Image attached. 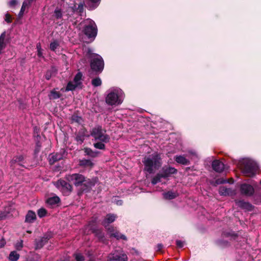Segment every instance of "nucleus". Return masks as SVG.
<instances>
[{
  "label": "nucleus",
  "mask_w": 261,
  "mask_h": 261,
  "mask_svg": "<svg viewBox=\"0 0 261 261\" xmlns=\"http://www.w3.org/2000/svg\"><path fill=\"white\" fill-rule=\"evenodd\" d=\"M66 179L77 188V195L79 196L89 193L98 181L97 177L89 178L80 173L68 174L66 176Z\"/></svg>",
  "instance_id": "1"
},
{
  "label": "nucleus",
  "mask_w": 261,
  "mask_h": 261,
  "mask_svg": "<svg viewBox=\"0 0 261 261\" xmlns=\"http://www.w3.org/2000/svg\"><path fill=\"white\" fill-rule=\"evenodd\" d=\"M142 163L145 171L149 174L153 173L155 170H158L162 165L161 154L155 152L148 156H145Z\"/></svg>",
  "instance_id": "2"
},
{
  "label": "nucleus",
  "mask_w": 261,
  "mask_h": 261,
  "mask_svg": "<svg viewBox=\"0 0 261 261\" xmlns=\"http://www.w3.org/2000/svg\"><path fill=\"white\" fill-rule=\"evenodd\" d=\"M90 59V65L91 70L90 74L96 75L101 73L104 68L105 63L102 58L99 55L93 54L89 50L88 52Z\"/></svg>",
  "instance_id": "3"
},
{
  "label": "nucleus",
  "mask_w": 261,
  "mask_h": 261,
  "mask_svg": "<svg viewBox=\"0 0 261 261\" xmlns=\"http://www.w3.org/2000/svg\"><path fill=\"white\" fill-rule=\"evenodd\" d=\"M106 130L102 128L101 125H96L90 130V135L95 140H99L105 143L110 141V136L106 134Z\"/></svg>",
  "instance_id": "4"
},
{
  "label": "nucleus",
  "mask_w": 261,
  "mask_h": 261,
  "mask_svg": "<svg viewBox=\"0 0 261 261\" xmlns=\"http://www.w3.org/2000/svg\"><path fill=\"white\" fill-rule=\"evenodd\" d=\"M243 173L248 176L253 177L258 169L256 163L251 160H245L243 163Z\"/></svg>",
  "instance_id": "5"
},
{
  "label": "nucleus",
  "mask_w": 261,
  "mask_h": 261,
  "mask_svg": "<svg viewBox=\"0 0 261 261\" xmlns=\"http://www.w3.org/2000/svg\"><path fill=\"white\" fill-rule=\"evenodd\" d=\"M83 33L88 39L93 41L97 34V28L94 21L91 20L88 24L85 25L83 28Z\"/></svg>",
  "instance_id": "6"
},
{
  "label": "nucleus",
  "mask_w": 261,
  "mask_h": 261,
  "mask_svg": "<svg viewBox=\"0 0 261 261\" xmlns=\"http://www.w3.org/2000/svg\"><path fill=\"white\" fill-rule=\"evenodd\" d=\"M53 233L51 231H47L43 234V236L39 239L35 240V249H41L48 241L53 237Z\"/></svg>",
  "instance_id": "7"
},
{
  "label": "nucleus",
  "mask_w": 261,
  "mask_h": 261,
  "mask_svg": "<svg viewBox=\"0 0 261 261\" xmlns=\"http://www.w3.org/2000/svg\"><path fill=\"white\" fill-rule=\"evenodd\" d=\"M57 187L61 188V190L65 195H68L72 191V186L67 181L60 179L57 182Z\"/></svg>",
  "instance_id": "8"
},
{
  "label": "nucleus",
  "mask_w": 261,
  "mask_h": 261,
  "mask_svg": "<svg viewBox=\"0 0 261 261\" xmlns=\"http://www.w3.org/2000/svg\"><path fill=\"white\" fill-rule=\"evenodd\" d=\"M106 102L110 106L119 105L121 103L119 100L118 94L115 92H111L107 95Z\"/></svg>",
  "instance_id": "9"
},
{
  "label": "nucleus",
  "mask_w": 261,
  "mask_h": 261,
  "mask_svg": "<svg viewBox=\"0 0 261 261\" xmlns=\"http://www.w3.org/2000/svg\"><path fill=\"white\" fill-rule=\"evenodd\" d=\"M161 173L163 176V178L165 179L171 176L172 174H176L177 173V170L172 167L164 166L162 168Z\"/></svg>",
  "instance_id": "10"
},
{
  "label": "nucleus",
  "mask_w": 261,
  "mask_h": 261,
  "mask_svg": "<svg viewBox=\"0 0 261 261\" xmlns=\"http://www.w3.org/2000/svg\"><path fill=\"white\" fill-rule=\"evenodd\" d=\"M240 191L241 194L247 196H252L254 193L253 187L247 184H242L240 187Z\"/></svg>",
  "instance_id": "11"
},
{
  "label": "nucleus",
  "mask_w": 261,
  "mask_h": 261,
  "mask_svg": "<svg viewBox=\"0 0 261 261\" xmlns=\"http://www.w3.org/2000/svg\"><path fill=\"white\" fill-rule=\"evenodd\" d=\"M128 257L126 254L123 253L118 254L116 253H111L109 256V261H127Z\"/></svg>",
  "instance_id": "12"
},
{
  "label": "nucleus",
  "mask_w": 261,
  "mask_h": 261,
  "mask_svg": "<svg viewBox=\"0 0 261 261\" xmlns=\"http://www.w3.org/2000/svg\"><path fill=\"white\" fill-rule=\"evenodd\" d=\"M117 218V215L114 214H108L104 220L101 222V224L107 228L109 225L114 222Z\"/></svg>",
  "instance_id": "13"
},
{
  "label": "nucleus",
  "mask_w": 261,
  "mask_h": 261,
  "mask_svg": "<svg viewBox=\"0 0 261 261\" xmlns=\"http://www.w3.org/2000/svg\"><path fill=\"white\" fill-rule=\"evenodd\" d=\"M235 202L238 206L248 211H251L254 208V206L251 203L243 200H236Z\"/></svg>",
  "instance_id": "14"
},
{
  "label": "nucleus",
  "mask_w": 261,
  "mask_h": 261,
  "mask_svg": "<svg viewBox=\"0 0 261 261\" xmlns=\"http://www.w3.org/2000/svg\"><path fill=\"white\" fill-rule=\"evenodd\" d=\"M213 169L216 172L221 173L224 169V164L219 160H215L212 164Z\"/></svg>",
  "instance_id": "15"
},
{
  "label": "nucleus",
  "mask_w": 261,
  "mask_h": 261,
  "mask_svg": "<svg viewBox=\"0 0 261 261\" xmlns=\"http://www.w3.org/2000/svg\"><path fill=\"white\" fill-rule=\"evenodd\" d=\"M92 229V232L95 234L96 238H98L99 242L103 243H106L107 242V240L105 237V234L101 230L93 227Z\"/></svg>",
  "instance_id": "16"
},
{
  "label": "nucleus",
  "mask_w": 261,
  "mask_h": 261,
  "mask_svg": "<svg viewBox=\"0 0 261 261\" xmlns=\"http://www.w3.org/2000/svg\"><path fill=\"white\" fill-rule=\"evenodd\" d=\"M101 0H86V7L90 11L96 9L100 3Z\"/></svg>",
  "instance_id": "17"
},
{
  "label": "nucleus",
  "mask_w": 261,
  "mask_h": 261,
  "mask_svg": "<svg viewBox=\"0 0 261 261\" xmlns=\"http://www.w3.org/2000/svg\"><path fill=\"white\" fill-rule=\"evenodd\" d=\"M85 156H88L91 158H95L97 157L99 154V151L97 150H93L89 147H85L83 149Z\"/></svg>",
  "instance_id": "18"
},
{
  "label": "nucleus",
  "mask_w": 261,
  "mask_h": 261,
  "mask_svg": "<svg viewBox=\"0 0 261 261\" xmlns=\"http://www.w3.org/2000/svg\"><path fill=\"white\" fill-rule=\"evenodd\" d=\"M79 165L83 168L92 169L94 164L90 159H83L79 160Z\"/></svg>",
  "instance_id": "19"
},
{
  "label": "nucleus",
  "mask_w": 261,
  "mask_h": 261,
  "mask_svg": "<svg viewBox=\"0 0 261 261\" xmlns=\"http://www.w3.org/2000/svg\"><path fill=\"white\" fill-rule=\"evenodd\" d=\"M24 159V158L22 155L14 156L10 162V167L14 169V165L15 164H17L18 165L24 167V166L21 163L23 161Z\"/></svg>",
  "instance_id": "20"
},
{
  "label": "nucleus",
  "mask_w": 261,
  "mask_h": 261,
  "mask_svg": "<svg viewBox=\"0 0 261 261\" xmlns=\"http://www.w3.org/2000/svg\"><path fill=\"white\" fill-rule=\"evenodd\" d=\"M219 193L221 196H232L235 194L234 191L231 188H227L225 187H220Z\"/></svg>",
  "instance_id": "21"
},
{
  "label": "nucleus",
  "mask_w": 261,
  "mask_h": 261,
  "mask_svg": "<svg viewBox=\"0 0 261 261\" xmlns=\"http://www.w3.org/2000/svg\"><path fill=\"white\" fill-rule=\"evenodd\" d=\"M36 213L31 210H29L25 218V222L28 223H33L36 219Z\"/></svg>",
  "instance_id": "22"
},
{
  "label": "nucleus",
  "mask_w": 261,
  "mask_h": 261,
  "mask_svg": "<svg viewBox=\"0 0 261 261\" xmlns=\"http://www.w3.org/2000/svg\"><path fill=\"white\" fill-rule=\"evenodd\" d=\"M62 160V156L57 153H51L49 155L48 162L51 165H54L56 162Z\"/></svg>",
  "instance_id": "23"
},
{
  "label": "nucleus",
  "mask_w": 261,
  "mask_h": 261,
  "mask_svg": "<svg viewBox=\"0 0 261 261\" xmlns=\"http://www.w3.org/2000/svg\"><path fill=\"white\" fill-rule=\"evenodd\" d=\"M86 131V130L84 129L83 131H79L76 135L75 140L79 144H82L83 143L85 140Z\"/></svg>",
  "instance_id": "24"
},
{
  "label": "nucleus",
  "mask_w": 261,
  "mask_h": 261,
  "mask_svg": "<svg viewBox=\"0 0 261 261\" xmlns=\"http://www.w3.org/2000/svg\"><path fill=\"white\" fill-rule=\"evenodd\" d=\"M175 161L178 164L184 165H188L190 164V161L182 155H176L175 157Z\"/></svg>",
  "instance_id": "25"
},
{
  "label": "nucleus",
  "mask_w": 261,
  "mask_h": 261,
  "mask_svg": "<svg viewBox=\"0 0 261 261\" xmlns=\"http://www.w3.org/2000/svg\"><path fill=\"white\" fill-rule=\"evenodd\" d=\"M5 37L6 32H4L0 36V55L3 53V50L6 47V44L5 42Z\"/></svg>",
  "instance_id": "26"
},
{
  "label": "nucleus",
  "mask_w": 261,
  "mask_h": 261,
  "mask_svg": "<svg viewBox=\"0 0 261 261\" xmlns=\"http://www.w3.org/2000/svg\"><path fill=\"white\" fill-rule=\"evenodd\" d=\"M60 202V199L58 196H53L48 198L46 200V203L51 206H54Z\"/></svg>",
  "instance_id": "27"
},
{
  "label": "nucleus",
  "mask_w": 261,
  "mask_h": 261,
  "mask_svg": "<svg viewBox=\"0 0 261 261\" xmlns=\"http://www.w3.org/2000/svg\"><path fill=\"white\" fill-rule=\"evenodd\" d=\"M254 203L256 204H261V188L256 191L253 196Z\"/></svg>",
  "instance_id": "28"
},
{
  "label": "nucleus",
  "mask_w": 261,
  "mask_h": 261,
  "mask_svg": "<svg viewBox=\"0 0 261 261\" xmlns=\"http://www.w3.org/2000/svg\"><path fill=\"white\" fill-rule=\"evenodd\" d=\"M216 243L217 246L222 248L228 247L230 246V243L228 241L223 239L217 240Z\"/></svg>",
  "instance_id": "29"
},
{
  "label": "nucleus",
  "mask_w": 261,
  "mask_h": 261,
  "mask_svg": "<svg viewBox=\"0 0 261 261\" xmlns=\"http://www.w3.org/2000/svg\"><path fill=\"white\" fill-rule=\"evenodd\" d=\"M163 195L165 199L171 200L175 198L177 196V194L176 192L170 191L164 193Z\"/></svg>",
  "instance_id": "30"
},
{
  "label": "nucleus",
  "mask_w": 261,
  "mask_h": 261,
  "mask_svg": "<svg viewBox=\"0 0 261 261\" xmlns=\"http://www.w3.org/2000/svg\"><path fill=\"white\" fill-rule=\"evenodd\" d=\"M56 73V70L54 67H51V69H48L46 72L44 76L46 80H49L51 77L55 75Z\"/></svg>",
  "instance_id": "31"
},
{
  "label": "nucleus",
  "mask_w": 261,
  "mask_h": 261,
  "mask_svg": "<svg viewBox=\"0 0 261 261\" xmlns=\"http://www.w3.org/2000/svg\"><path fill=\"white\" fill-rule=\"evenodd\" d=\"M52 17L56 19H61L63 17V12L62 10L57 7L53 13Z\"/></svg>",
  "instance_id": "32"
},
{
  "label": "nucleus",
  "mask_w": 261,
  "mask_h": 261,
  "mask_svg": "<svg viewBox=\"0 0 261 261\" xmlns=\"http://www.w3.org/2000/svg\"><path fill=\"white\" fill-rule=\"evenodd\" d=\"M161 178H163V176L161 172L158 173L152 179L151 182L153 185H155L158 182L161 181Z\"/></svg>",
  "instance_id": "33"
},
{
  "label": "nucleus",
  "mask_w": 261,
  "mask_h": 261,
  "mask_svg": "<svg viewBox=\"0 0 261 261\" xmlns=\"http://www.w3.org/2000/svg\"><path fill=\"white\" fill-rule=\"evenodd\" d=\"M71 123H77V124H81L83 119L81 116H78L76 114L72 115L70 117Z\"/></svg>",
  "instance_id": "34"
},
{
  "label": "nucleus",
  "mask_w": 261,
  "mask_h": 261,
  "mask_svg": "<svg viewBox=\"0 0 261 261\" xmlns=\"http://www.w3.org/2000/svg\"><path fill=\"white\" fill-rule=\"evenodd\" d=\"M86 2L82 1L79 3L78 6L77 7V14H78L80 16H82V14L84 11V6H86Z\"/></svg>",
  "instance_id": "35"
},
{
  "label": "nucleus",
  "mask_w": 261,
  "mask_h": 261,
  "mask_svg": "<svg viewBox=\"0 0 261 261\" xmlns=\"http://www.w3.org/2000/svg\"><path fill=\"white\" fill-rule=\"evenodd\" d=\"M61 96V94L59 91H57L55 90H51L50 95H49L50 99H57L59 98Z\"/></svg>",
  "instance_id": "36"
},
{
  "label": "nucleus",
  "mask_w": 261,
  "mask_h": 261,
  "mask_svg": "<svg viewBox=\"0 0 261 261\" xmlns=\"http://www.w3.org/2000/svg\"><path fill=\"white\" fill-rule=\"evenodd\" d=\"M20 257L18 253L15 251H11L9 256V259L11 261H17Z\"/></svg>",
  "instance_id": "37"
},
{
  "label": "nucleus",
  "mask_w": 261,
  "mask_h": 261,
  "mask_svg": "<svg viewBox=\"0 0 261 261\" xmlns=\"http://www.w3.org/2000/svg\"><path fill=\"white\" fill-rule=\"evenodd\" d=\"M79 86V85L76 83L73 84L72 82H69L67 85L66 91H73L75 90V88H77Z\"/></svg>",
  "instance_id": "38"
},
{
  "label": "nucleus",
  "mask_w": 261,
  "mask_h": 261,
  "mask_svg": "<svg viewBox=\"0 0 261 261\" xmlns=\"http://www.w3.org/2000/svg\"><path fill=\"white\" fill-rule=\"evenodd\" d=\"M111 237H114L117 240L121 239L123 240H127V238L125 235L120 234L119 232L117 231L115 232L112 233L111 234Z\"/></svg>",
  "instance_id": "39"
},
{
  "label": "nucleus",
  "mask_w": 261,
  "mask_h": 261,
  "mask_svg": "<svg viewBox=\"0 0 261 261\" xmlns=\"http://www.w3.org/2000/svg\"><path fill=\"white\" fill-rule=\"evenodd\" d=\"M83 76V74L81 72H78L76 75H75L73 79V82L79 85H81L82 83L80 81L82 80V77Z\"/></svg>",
  "instance_id": "40"
},
{
  "label": "nucleus",
  "mask_w": 261,
  "mask_h": 261,
  "mask_svg": "<svg viewBox=\"0 0 261 261\" xmlns=\"http://www.w3.org/2000/svg\"><path fill=\"white\" fill-rule=\"evenodd\" d=\"M105 142L102 141L97 142L93 144L94 147L98 149L105 150L106 149V145H105Z\"/></svg>",
  "instance_id": "41"
},
{
  "label": "nucleus",
  "mask_w": 261,
  "mask_h": 261,
  "mask_svg": "<svg viewBox=\"0 0 261 261\" xmlns=\"http://www.w3.org/2000/svg\"><path fill=\"white\" fill-rule=\"evenodd\" d=\"M91 84L94 87H98L101 86L102 82L101 79L99 77H97L92 80Z\"/></svg>",
  "instance_id": "42"
},
{
  "label": "nucleus",
  "mask_w": 261,
  "mask_h": 261,
  "mask_svg": "<svg viewBox=\"0 0 261 261\" xmlns=\"http://www.w3.org/2000/svg\"><path fill=\"white\" fill-rule=\"evenodd\" d=\"M97 221V218L96 217L92 218V220L90 221L88 224V227H89V229L90 230H91V232H92V228H96V223Z\"/></svg>",
  "instance_id": "43"
},
{
  "label": "nucleus",
  "mask_w": 261,
  "mask_h": 261,
  "mask_svg": "<svg viewBox=\"0 0 261 261\" xmlns=\"http://www.w3.org/2000/svg\"><path fill=\"white\" fill-rule=\"evenodd\" d=\"M226 181L223 178H218L215 181L211 182V184L214 186H217L218 185L223 184L226 183Z\"/></svg>",
  "instance_id": "44"
},
{
  "label": "nucleus",
  "mask_w": 261,
  "mask_h": 261,
  "mask_svg": "<svg viewBox=\"0 0 261 261\" xmlns=\"http://www.w3.org/2000/svg\"><path fill=\"white\" fill-rule=\"evenodd\" d=\"M37 214L40 218L45 217L47 214V211L44 208H40L37 211Z\"/></svg>",
  "instance_id": "45"
},
{
  "label": "nucleus",
  "mask_w": 261,
  "mask_h": 261,
  "mask_svg": "<svg viewBox=\"0 0 261 261\" xmlns=\"http://www.w3.org/2000/svg\"><path fill=\"white\" fill-rule=\"evenodd\" d=\"M59 46L58 42L56 40L52 42L50 44L49 48L51 50L55 51L56 49Z\"/></svg>",
  "instance_id": "46"
},
{
  "label": "nucleus",
  "mask_w": 261,
  "mask_h": 261,
  "mask_svg": "<svg viewBox=\"0 0 261 261\" xmlns=\"http://www.w3.org/2000/svg\"><path fill=\"white\" fill-rule=\"evenodd\" d=\"M23 242L22 240L17 241L14 245L15 249L18 251H20L23 247Z\"/></svg>",
  "instance_id": "47"
},
{
  "label": "nucleus",
  "mask_w": 261,
  "mask_h": 261,
  "mask_svg": "<svg viewBox=\"0 0 261 261\" xmlns=\"http://www.w3.org/2000/svg\"><path fill=\"white\" fill-rule=\"evenodd\" d=\"M29 6H30V5L28 4V2L27 1H24L23 2L22 5L21 6L20 11L19 13V16L23 15L25 8L28 7Z\"/></svg>",
  "instance_id": "48"
},
{
  "label": "nucleus",
  "mask_w": 261,
  "mask_h": 261,
  "mask_svg": "<svg viewBox=\"0 0 261 261\" xmlns=\"http://www.w3.org/2000/svg\"><path fill=\"white\" fill-rule=\"evenodd\" d=\"M17 102L18 103V107L20 109L23 110L26 108V103L22 99H18Z\"/></svg>",
  "instance_id": "49"
},
{
  "label": "nucleus",
  "mask_w": 261,
  "mask_h": 261,
  "mask_svg": "<svg viewBox=\"0 0 261 261\" xmlns=\"http://www.w3.org/2000/svg\"><path fill=\"white\" fill-rule=\"evenodd\" d=\"M76 261H84L85 257L81 253H76L74 254Z\"/></svg>",
  "instance_id": "50"
},
{
  "label": "nucleus",
  "mask_w": 261,
  "mask_h": 261,
  "mask_svg": "<svg viewBox=\"0 0 261 261\" xmlns=\"http://www.w3.org/2000/svg\"><path fill=\"white\" fill-rule=\"evenodd\" d=\"M40 148H41V143L39 141H38L36 143V147H35V149L34 150L35 155L37 154L39 152V151H40Z\"/></svg>",
  "instance_id": "51"
},
{
  "label": "nucleus",
  "mask_w": 261,
  "mask_h": 261,
  "mask_svg": "<svg viewBox=\"0 0 261 261\" xmlns=\"http://www.w3.org/2000/svg\"><path fill=\"white\" fill-rule=\"evenodd\" d=\"M9 213L6 211H0V221L6 218Z\"/></svg>",
  "instance_id": "52"
},
{
  "label": "nucleus",
  "mask_w": 261,
  "mask_h": 261,
  "mask_svg": "<svg viewBox=\"0 0 261 261\" xmlns=\"http://www.w3.org/2000/svg\"><path fill=\"white\" fill-rule=\"evenodd\" d=\"M57 153L62 156V159L66 158V156L67 155V152L66 151V149L64 148L61 149L60 151L57 152Z\"/></svg>",
  "instance_id": "53"
},
{
  "label": "nucleus",
  "mask_w": 261,
  "mask_h": 261,
  "mask_svg": "<svg viewBox=\"0 0 261 261\" xmlns=\"http://www.w3.org/2000/svg\"><path fill=\"white\" fill-rule=\"evenodd\" d=\"M223 236L225 237H233L234 239L238 237L237 233H230V232H223Z\"/></svg>",
  "instance_id": "54"
},
{
  "label": "nucleus",
  "mask_w": 261,
  "mask_h": 261,
  "mask_svg": "<svg viewBox=\"0 0 261 261\" xmlns=\"http://www.w3.org/2000/svg\"><path fill=\"white\" fill-rule=\"evenodd\" d=\"M17 4V0H11L10 2H9L8 3L9 7H10L11 8L15 7Z\"/></svg>",
  "instance_id": "55"
},
{
  "label": "nucleus",
  "mask_w": 261,
  "mask_h": 261,
  "mask_svg": "<svg viewBox=\"0 0 261 261\" xmlns=\"http://www.w3.org/2000/svg\"><path fill=\"white\" fill-rule=\"evenodd\" d=\"M5 20L8 23H10L12 22L11 16L9 13H7L5 15Z\"/></svg>",
  "instance_id": "56"
},
{
  "label": "nucleus",
  "mask_w": 261,
  "mask_h": 261,
  "mask_svg": "<svg viewBox=\"0 0 261 261\" xmlns=\"http://www.w3.org/2000/svg\"><path fill=\"white\" fill-rule=\"evenodd\" d=\"M37 51H38V53H37V55L38 57H41L42 56V53L41 51V47H40V44H37Z\"/></svg>",
  "instance_id": "57"
},
{
  "label": "nucleus",
  "mask_w": 261,
  "mask_h": 261,
  "mask_svg": "<svg viewBox=\"0 0 261 261\" xmlns=\"http://www.w3.org/2000/svg\"><path fill=\"white\" fill-rule=\"evenodd\" d=\"M176 244L178 248H182L184 246V243L180 240H176Z\"/></svg>",
  "instance_id": "58"
},
{
  "label": "nucleus",
  "mask_w": 261,
  "mask_h": 261,
  "mask_svg": "<svg viewBox=\"0 0 261 261\" xmlns=\"http://www.w3.org/2000/svg\"><path fill=\"white\" fill-rule=\"evenodd\" d=\"M163 248V245L162 244H158L157 245L156 251L158 252H161Z\"/></svg>",
  "instance_id": "59"
},
{
  "label": "nucleus",
  "mask_w": 261,
  "mask_h": 261,
  "mask_svg": "<svg viewBox=\"0 0 261 261\" xmlns=\"http://www.w3.org/2000/svg\"><path fill=\"white\" fill-rule=\"evenodd\" d=\"M72 11L73 12V13H77V7H76V4H74L73 5V6L71 7H70Z\"/></svg>",
  "instance_id": "60"
},
{
  "label": "nucleus",
  "mask_w": 261,
  "mask_h": 261,
  "mask_svg": "<svg viewBox=\"0 0 261 261\" xmlns=\"http://www.w3.org/2000/svg\"><path fill=\"white\" fill-rule=\"evenodd\" d=\"M6 244V241L4 239L0 240V248L4 247Z\"/></svg>",
  "instance_id": "61"
},
{
  "label": "nucleus",
  "mask_w": 261,
  "mask_h": 261,
  "mask_svg": "<svg viewBox=\"0 0 261 261\" xmlns=\"http://www.w3.org/2000/svg\"><path fill=\"white\" fill-rule=\"evenodd\" d=\"M106 229H108V230L109 232H112V233H113V231H114V228H113V227H112V226H110V225H109L108 227H107V228Z\"/></svg>",
  "instance_id": "62"
},
{
  "label": "nucleus",
  "mask_w": 261,
  "mask_h": 261,
  "mask_svg": "<svg viewBox=\"0 0 261 261\" xmlns=\"http://www.w3.org/2000/svg\"><path fill=\"white\" fill-rule=\"evenodd\" d=\"M58 261H66L65 260H58Z\"/></svg>",
  "instance_id": "63"
},
{
  "label": "nucleus",
  "mask_w": 261,
  "mask_h": 261,
  "mask_svg": "<svg viewBox=\"0 0 261 261\" xmlns=\"http://www.w3.org/2000/svg\"><path fill=\"white\" fill-rule=\"evenodd\" d=\"M62 23H63L62 22V23H60L59 25H61V24H62Z\"/></svg>",
  "instance_id": "64"
}]
</instances>
